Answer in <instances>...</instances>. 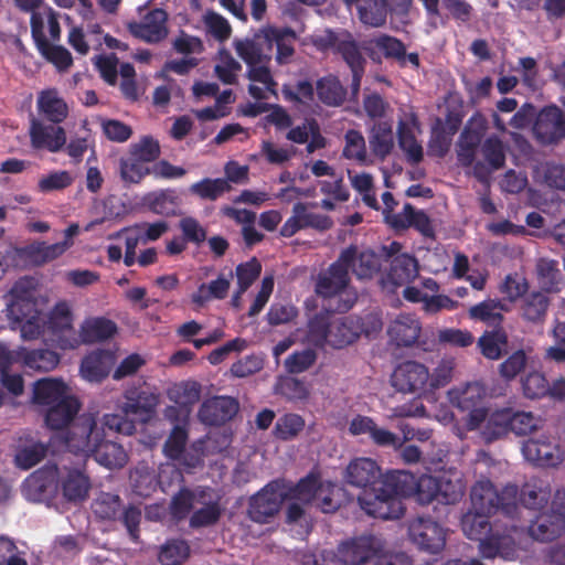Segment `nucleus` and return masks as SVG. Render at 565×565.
Segmentation results:
<instances>
[{
    "label": "nucleus",
    "mask_w": 565,
    "mask_h": 565,
    "mask_svg": "<svg viewBox=\"0 0 565 565\" xmlns=\"http://www.w3.org/2000/svg\"><path fill=\"white\" fill-rule=\"evenodd\" d=\"M535 138L543 145H552L565 138L564 111L556 105L545 106L536 115L533 125Z\"/></svg>",
    "instance_id": "nucleus-13"
},
{
    "label": "nucleus",
    "mask_w": 565,
    "mask_h": 565,
    "mask_svg": "<svg viewBox=\"0 0 565 565\" xmlns=\"http://www.w3.org/2000/svg\"><path fill=\"white\" fill-rule=\"evenodd\" d=\"M266 39L276 45V61L278 64L290 62L295 53L296 32L290 28H271L266 33Z\"/></svg>",
    "instance_id": "nucleus-36"
},
{
    "label": "nucleus",
    "mask_w": 565,
    "mask_h": 565,
    "mask_svg": "<svg viewBox=\"0 0 565 565\" xmlns=\"http://www.w3.org/2000/svg\"><path fill=\"white\" fill-rule=\"evenodd\" d=\"M522 454L529 462L541 468H556L565 458L561 446L546 436L525 440Z\"/></svg>",
    "instance_id": "nucleus-10"
},
{
    "label": "nucleus",
    "mask_w": 565,
    "mask_h": 565,
    "mask_svg": "<svg viewBox=\"0 0 565 565\" xmlns=\"http://www.w3.org/2000/svg\"><path fill=\"white\" fill-rule=\"evenodd\" d=\"M429 381L428 369L416 361H405L393 372L392 385L403 393H420Z\"/></svg>",
    "instance_id": "nucleus-14"
},
{
    "label": "nucleus",
    "mask_w": 565,
    "mask_h": 565,
    "mask_svg": "<svg viewBox=\"0 0 565 565\" xmlns=\"http://www.w3.org/2000/svg\"><path fill=\"white\" fill-rule=\"evenodd\" d=\"M49 445L28 435L20 437L15 446L14 462L24 470L38 465L47 454Z\"/></svg>",
    "instance_id": "nucleus-27"
},
{
    "label": "nucleus",
    "mask_w": 565,
    "mask_h": 565,
    "mask_svg": "<svg viewBox=\"0 0 565 565\" xmlns=\"http://www.w3.org/2000/svg\"><path fill=\"white\" fill-rule=\"evenodd\" d=\"M415 130L420 131V122L417 115L411 111L397 124V141L412 164H418L424 159V150L415 136Z\"/></svg>",
    "instance_id": "nucleus-17"
},
{
    "label": "nucleus",
    "mask_w": 565,
    "mask_h": 565,
    "mask_svg": "<svg viewBox=\"0 0 565 565\" xmlns=\"http://www.w3.org/2000/svg\"><path fill=\"white\" fill-rule=\"evenodd\" d=\"M418 275V263L408 254H401L390 262L387 280L395 287L412 282Z\"/></svg>",
    "instance_id": "nucleus-33"
},
{
    "label": "nucleus",
    "mask_w": 565,
    "mask_h": 565,
    "mask_svg": "<svg viewBox=\"0 0 565 565\" xmlns=\"http://www.w3.org/2000/svg\"><path fill=\"white\" fill-rule=\"evenodd\" d=\"M148 209L159 215L170 216L175 214L178 196L173 190L150 192L145 196Z\"/></svg>",
    "instance_id": "nucleus-50"
},
{
    "label": "nucleus",
    "mask_w": 565,
    "mask_h": 565,
    "mask_svg": "<svg viewBox=\"0 0 565 565\" xmlns=\"http://www.w3.org/2000/svg\"><path fill=\"white\" fill-rule=\"evenodd\" d=\"M31 146L34 149H45L50 152H58L66 145V131L62 126L45 125L33 118L29 129Z\"/></svg>",
    "instance_id": "nucleus-18"
},
{
    "label": "nucleus",
    "mask_w": 565,
    "mask_h": 565,
    "mask_svg": "<svg viewBox=\"0 0 565 565\" xmlns=\"http://www.w3.org/2000/svg\"><path fill=\"white\" fill-rule=\"evenodd\" d=\"M168 471L162 470L158 478L153 471L143 470L136 471L134 479V491L136 494L147 498L151 495L152 492L157 490V487L160 486L163 492H167L164 478Z\"/></svg>",
    "instance_id": "nucleus-52"
},
{
    "label": "nucleus",
    "mask_w": 565,
    "mask_h": 565,
    "mask_svg": "<svg viewBox=\"0 0 565 565\" xmlns=\"http://www.w3.org/2000/svg\"><path fill=\"white\" fill-rule=\"evenodd\" d=\"M332 311L324 309L313 315L308 321L307 338L318 348L329 344Z\"/></svg>",
    "instance_id": "nucleus-42"
},
{
    "label": "nucleus",
    "mask_w": 565,
    "mask_h": 565,
    "mask_svg": "<svg viewBox=\"0 0 565 565\" xmlns=\"http://www.w3.org/2000/svg\"><path fill=\"white\" fill-rule=\"evenodd\" d=\"M58 467L46 463L32 472L22 484V492L30 501L41 502L51 499L58 490Z\"/></svg>",
    "instance_id": "nucleus-11"
},
{
    "label": "nucleus",
    "mask_w": 565,
    "mask_h": 565,
    "mask_svg": "<svg viewBox=\"0 0 565 565\" xmlns=\"http://www.w3.org/2000/svg\"><path fill=\"white\" fill-rule=\"evenodd\" d=\"M230 287V279L221 275L209 284H201L196 291L192 294L191 300L196 307L202 308L212 299H225Z\"/></svg>",
    "instance_id": "nucleus-44"
},
{
    "label": "nucleus",
    "mask_w": 565,
    "mask_h": 565,
    "mask_svg": "<svg viewBox=\"0 0 565 565\" xmlns=\"http://www.w3.org/2000/svg\"><path fill=\"white\" fill-rule=\"evenodd\" d=\"M36 49L47 62L61 72L67 71L73 64L72 54L62 45H54L46 41Z\"/></svg>",
    "instance_id": "nucleus-60"
},
{
    "label": "nucleus",
    "mask_w": 565,
    "mask_h": 565,
    "mask_svg": "<svg viewBox=\"0 0 565 565\" xmlns=\"http://www.w3.org/2000/svg\"><path fill=\"white\" fill-rule=\"evenodd\" d=\"M190 554V546L183 540L167 542L160 550L159 562L162 565H180Z\"/></svg>",
    "instance_id": "nucleus-63"
},
{
    "label": "nucleus",
    "mask_w": 565,
    "mask_h": 565,
    "mask_svg": "<svg viewBox=\"0 0 565 565\" xmlns=\"http://www.w3.org/2000/svg\"><path fill=\"white\" fill-rule=\"evenodd\" d=\"M95 514L103 520H119L135 543L140 536L141 510L136 505L122 508L117 494L103 493L94 503Z\"/></svg>",
    "instance_id": "nucleus-6"
},
{
    "label": "nucleus",
    "mask_w": 565,
    "mask_h": 565,
    "mask_svg": "<svg viewBox=\"0 0 565 565\" xmlns=\"http://www.w3.org/2000/svg\"><path fill=\"white\" fill-rule=\"evenodd\" d=\"M491 513L476 511L472 508L461 518V529L465 535L470 540H480L491 533L489 518Z\"/></svg>",
    "instance_id": "nucleus-45"
},
{
    "label": "nucleus",
    "mask_w": 565,
    "mask_h": 565,
    "mask_svg": "<svg viewBox=\"0 0 565 565\" xmlns=\"http://www.w3.org/2000/svg\"><path fill=\"white\" fill-rule=\"evenodd\" d=\"M420 332L419 320L411 313L398 315L387 329V334L396 347H412Z\"/></svg>",
    "instance_id": "nucleus-23"
},
{
    "label": "nucleus",
    "mask_w": 565,
    "mask_h": 565,
    "mask_svg": "<svg viewBox=\"0 0 565 565\" xmlns=\"http://www.w3.org/2000/svg\"><path fill=\"white\" fill-rule=\"evenodd\" d=\"M465 494V486L462 480L451 479L447 476L438 477V499L437 502L443 504H456Z\"/></svg>",
    "instance_id": "nucleus-58"
},
{
    "label": "nucleus",
    "mask_w": 565,
    "mask_h": 565,
    "mask_svg": "<svg viewBox=\"0 0 565 565\" xmlns=\"http://www.w3.org/2000/svg\"><path fill=\"white\" fill-rule=\"evenodd\" d=\"M275 392L289 401H305L309 396V390L301 380L291 376H280L275 384Z\"/></svg>",
    "instance_id": "nucleus-57"
},
{
    "label": "nucleus",
    "mask_w": 565,
    "mask_h": 565,
    "mask_svg": "<svg viewBox=\"0 0 565 565\" xmlns=\"http://www.w3.org/2000/svg\"><path fill=\"white\" fill-rule=\"evenodd\" d=\"M78 411L79 403L75 397H64L47 406L45 424L50 429L60 431L73 422Z\"/></svg>",
    "instance_id": "nucleus-26"
},
{
    "label": "nucleus",
    "mask_w": 565,
    "mask_h": 565,
    "mask_svg": "<svg viewBox=\"0 0 565 565\" xmlns=\"http://www.w3.org/2000/svg\"><path fill=\"white\" fill-rule=\"evenodd\" d=\"M117 333V324L105 317L86 318L79 328L81 343H95L108 340Z\"/></svg>",
    "instance_id": "nucleus-30"
},
{
    "label": "nucleus",
    "mask_w": 565,
    "mask_h": 565,
    "mask_svg": "<svg viewBox=\"0 0 565 565\" xmlns=\"http://www.w3.org/2000/svg\"><path fill=\"white\" fill-rule=\"evenodd\" d=\"M335 53L342 56L351 71L365 70L366 61L351 33L343 32V41H341Z\"/></svg>",
    "instance_id": "nucleus-53"
},
{
    "label": "nucleus",
    "mask_w": 565,
    "mask_h": 565,
    "mask_svg": "<svg viewBox=\"0 0 565 565\" xmlns=\"http://www.w3.org/2000/svg\"><path fill=\"white\" fill-rule=\"evenodd\" d=\"M349 247L354 248V259L350 264V269L358 279L373 278L382 267V257L371 249L359 250L354 245Z\"/></svg>",
    "instance_id": "nucleus-37"
},
{
    "label": "nucleus",
    "mask_w": 565,
    "mask_h": 565,
    "mask_svg": "<svg viewBox=\"0 0 565 565\" xmlns=\"http://www.w3.org/2000/svg\"><path fill=\"white\" fill-rule=\"evenodd\" d=\"M396 470L382 473L381 467L371 458L360 457L350 461L344 480L348 484L361 488L358 503L370 516L382 520H396L403 516L405 507L394 497V489L388 480Z\"/></svg>",
    "instance_id": "nucleus-1"
},
{
    "label": "nucleus",
    "mask_w": 565,
    "mask_h": 565,
    "mask_svg": "<svg viewBox=\"0 0 565 565\" xmlns=\"http://www.w3.org/2000/svg\"><path fill=\"white\" fill-rule=\"evenodd\" d=\"M19 355L28 369L39 372H50L60 362V355L49 349L23 350Z\"/></svg>",
    "instance_id": "nucleus-46"
},
{
    "label": "nucleus",
    "mask_w": 565,
    "mask_h": 565,
    "mask_svg": "<svg viewBox=\"0 0 565 565\" xmlns=\"http://www.w3.org/2000/svg\"><path fill=\"white\" fill-rule=\"evenodd\" d=\"M202 386L196 381H184L174 384L169 391V398L186 414L191 412L201 397Z\"/></svg>",
    "instance_id": "nucleus-41"
},
{
    "label": "nucleus",
    "mask_w": 565,
    "mask_h": 565,
    "mask_svg": "<svg viewBox=\"0 0 565 565\" xmlns=\"http://www.w3.org/2000/svg\"><path fill=\"white\" fill-rule=\"evenodd\" d=\"M411 541L422 551L438 554L446 545L444 527L430 516H418L408 525Z\"/></svg>",
    "instance_id": "nucleus-8"
},
{
    "label": "nucleus",
    "mask_w": 565,
    "mask_h": 565,
    "mask_svg": "<svg viewBox=\"0 0 565 565\" xmlns=\"http://www.w3.org/2000/svg\"><path fill=\"white\" fill-rule=\"evenodd\" d=\"M205 486H198L190 489L182 486L177 493L171 498L169 510L170 514L175 520H184L193 512L194 507L198 505L199 494H202Z\"/></svg>",
    "instance_id": "nucleus-34"
},
{
    "label": "nucleus",
    "mask_w": 565,
    "mask_h": 565,
    "mask_svg": "<svg viewBox=\"0 0 565 565\" xmlns=\"http://www.w3.org/2000/svg\"><path fill=\"white\" fill-rule=\"evenodd\" d=\"M308 205V203L297 202L292 206V215L280 227L279 233L282 237H291L305 228L324 232L333 226V221L329 215L310 212Z\"/></svg>",
    "instance_id": "nucleus-12"
},
{
    "label": "nucleus",
    "mask_w": 565,
    "mask_h": 565,
    "mask_svg": "<svg viewBox=\"0 0 565 565\" xmlns=\"http://www.w3.org/2000/svg\"><path fill=\"white\" fill-rule=\"evenodd\" d=\"M36 107L39 114L49 122L60 126L68 116V106L55 89L39 94Z\"/></svg>",
    "instance_id": "nucleus-28"
},
{
    "label": "nucleus",
    "mask_w": 565,
    "mask_h": 565,
    "mask_svg": "<svg viewBox=\"0 0 565 565\" xmlns=\"http://www.w3.org/2000/svg\"><path fill=\"white\" fill-rule=\"evenodd\" d=\"M394 489V497L402 498L415 497L420 504H429L438 499V477L430 475H415L396 470V475L388 479Z\"/></svg>",
    "instance_id": "nucleus-5"
},
{
    "label": "nucleus",
    "mask_w": 565,
    "mask_h": 565,
    "mask_svg": "<svg viewBox=\"0 0 565 565\" xmlns=\"http://www.w3.org/2000/svg\"><path fill=\"white\" fill-rule=\"evenodd\" d=\"M45 326L62 350L75 349L79 345L73 327V313L67 302L61 301L53 307Z\"/></svg>",
    "instance_id": "nucleus-9"
},
{
    "label": "nucleus",
    "mask_w": 565,
    "mask_h": 565,
    "mask_svg": "<svg viewBox=\"0 0 565 565\" xmlns=\"http://www.w3.org/2000/svg\"><path fill=\"white\" fill-rule=\"evenodd\" d=\"M84 457H93L106 468H121L127 463L128 456L121 445L106 439L103 427L93 414H83L71 424L63 435L51 437L50 445Z\"/></svg>",
    "instance_id": "nucleus-2"
},
{
    "label": "nucleus",
    "mask_w": 565,
    "mask_h": 565,
    "mask_svg": "<svg viewBox=\"0 0 565 565\" xmlns=\"http://www.w3.org/2000/svg\"><path fill=\"white\" fill-rule=\"evenodd\" d=\"M405 44L397 38L388 34H380L369 40V50L380 51L385 58L397 62L404 54Z\"/></svg>",
    "instance_id": "nucleus-56"
},
{
    "label": "nucleus",
    "mask_w": 565,
    "mask_h": 565,
    "mask_svg": "<svg viewBox=\"0 0 565 565\" xmlns=\"http://www.w3.org/2000/svg\"><path fill=\"white\" fill-rule=\"evenodd\" d=\"M282 495L277 492L273 483L267 484L249 501L248 515L257 523H267L275 516L281 504Z\"/></svg>",
    "instance_id": "nucleus-22"
},
{
    "label": "nucleus",
    "mask_w": 565,
    "mask_h": 565,
    "mask_svg": "<svg viewBox=\"0 0 565 565\" xmlns=\"http://www.w3.org/2000/svg\"><path fill=\"white\" fill-rule=\"evenodd\" d=\"M66 391L67 386L62 380L42 379L33 385L32 401L38 405L50 406L64 397H68Z\"/></svg>",
    "instance_id": "nucleus-35"
},
{
    "label": "nucleus",
    "mask_w": 565,
    "mask_h": 565,
    "mask_svg": "<svg viewBox=\"0 0 565 565\" xmlns=\"http://www.w3.org/2000/svg\"><path fill=\"white\" fill-rule=\"evenodd\" d=\"M125 402L120 409L125 414L150 416L158 404L156 394L141 390L140 387H129L124 393Z\"/></svg>",
    "instance_id": "nucleus-29"
},
{
    "label": "nucleus",
    "mask_w": 565,
    "mask_h": 565,
    "mask_svg": "<svg viewBox=\"0 0 565 565\" xmlns=\"http://www.w3.org/2000/svg\"><path fill=\"white\" fill-rule=\"evenodd\" d=\"M360 20L371 26H381L386 22L387 8L385 0H365L359 7Z\"/></svg>",
    "instance_id": "nucleus-59"
},
{
    "label": "nucleus",
    "mask_w": 565,
    "mask_h": 565,
    "mask_svg": "<svg viewBox=\"0 0 565 565\" xmlns=\"http://www.w3.org/2000/svg\"><path fill=\"white\" fill-rule=\"evenodd\" d=\"M238 412V403L230 396L209 398L200 406L199 419L209 426H221L231 420Z\"/></svg>",
    "instance_id": "nucleus-19"
},
{
    "label": "nucleus",
    "mask_w": 565,
    "mask_h": 565,
    "mask_svg": "<svg viewBox=\"0 0 565 565\" xmlns=\"http://www.w3.org/2000/svg\"><path fill=\"white\" fill-rule=\"evenodd\" d=\"M114 364V354L108 350H96L87 354L81 363V373L89 382H102Z\"/></svg>",
    "instance_id": "nucleus-25"
},
{
    "label": "nucleus",
    "mask_w": 565,
    "mask_h": 565,
    "mask_svg": "<svg viewBox=\"0 0 565 565\" xmlns=\"http://www.w3.org/2000/svg\"><path fill=\"white\" fill-rule=\"evenodd\" d=\"M319 100L329 107H339L347 100L348 90L338 76L328 74L316 82Z\"/></svg>",
    "instance_id": "nucleus-32"
},
{
    "label": "nucleus",
    "mask_w": 565,
    "mask_h": 565,
    "mask_svg": "<svg viewBox=\"0 0 565 565\" xmlns=\"http://www.w3.org/2000/svg\"><path fill=\"white\" fill-rule=\"evenodd\" d=\"M518 494L519 488L515 484H507L498 491L491 480L481 478L470 489L471 508L491 514L501 511L513 516L518 510Z\"/></svg>",
    "instance_id": "nucleus-3"
},
{
    "label": "nucleus",
    "mask_w": 565,
    "mask_h": 565,
    "mask_svg": "<svg viewBox=\"0 0 565 565\" xmlns=\"http://www.w3.org/2000/svg\"><path fill=\"white\" fill-rule=\"evenodd\" d=\"M523 395L530 399H539L547 396L548 382L545 375L537 371H531L521 379Z\"/></svg>",
    "instance_id": "nucleus-62"
},
{
    "label": "nucleus",
    "mask_w": 565,
    "mask_h": 565,
    "mask_svg": "<svg viewBox=\"0 0 565 565\" xmlns=\"http://www.w3.org/2000/svg\"><path fill=\"white\" fill-rule=\"evenodd\" d=\"M477 347L488 360H499L507 352L508 334L502 328H495L478 339Z\"/></svg>",
    "instance_id": "nucleus-40"
},
{
    "label": "nucleus",
    "mask_w": 565,
    "mask_h": 565,
    "mask_svg": "<svg viewBox=\"0 0 565 565\" xmlns=\"http://www.w3.org/2000/svg\"><path fill=\"white\" fill-rule=\"evenodd\" d=\"M221 499V495L213 488L205 486L202 494H199L198 505L200 508L190 515V527L202 529L215 525L224 511Z\"/></svg>",
    "instance_id": "nucleus-15"
},
{
    "label": "nucleus",
    "mask_w": 565,
    "mask_h": 565,
    "mask_svg": "<svg viewBox=\"0 0 565 565\" xmlns=\"http://www.w3.org/2000/svg\"><path fill=\"white\" fill-rule=\"evenodd\" d=\"M168 13L163 9H152L141 22L128 23L129 32L147 43H159L168 35Z\"/></svg>",
    "instance_id": "nucleus-16"
},
{
    "label": "nucleus",
    "mask_w": 565,
    "mask_h": 565,
    "mask_svg": "<svg viewBox=\"0 0 565 565\" xmlns=\"http://www.w3.org/2000/svg\"><path fill=\"white\" fill-rule=\"evenodd\" d=\"M499 309H501V303L499 300H484L469 309V317L473 320H479L498 327L503 321V316Z\"/></svg>",
    "instance_id": "nucleus-54"
},
{
    "label": "nucleus",
    "mask_w": 565,
    "mask_h": 565,
    "mask_svg": "<svg viewBox=\"0 0 565 565\" xmlns=\"http://www.w3.org/2000/svg\"><path fill=\"white\" fill-rule=\"evenodd\" d=\"M510 408H502L491 413L482 430V437L487 443L498 440L509 433L510 428Z\"/></svg>",
    "instance_id": "nucleus-49"
},
{
    "label": "nucleus",
    "mask_w": 565,
    "mask_h": 565,
    "mask_svg": "<svg viewBox=\"0 0 565 565\" xmlns=\"http://www.w3.org/2000/svg\"><path fill=\"white\" fill-rule=\"evenodd\" d=\"M548 306L550 299L544 292H526L521 298L520 313L526 321L541 322L545 319Z\"/></svg>",
    "instance_id": "nucleus-43"
},
{
    "label": "nucleus",
    "mask_w": 565,
    "mask_h": 565,
    "mask_svg": "<svg viewBox=\"0 0 565 565\" xmlns=\"http://www.w3.org/2000/svg\"><path fill=\"white\" fill-rule=\"evenodd\" d=\"M231 190L232 185L223 178H204L201 181L191 184L189 188L192 195L207 201H216Z\"/></svg>",
    "instance_id": "nucleus-48"
},
{
    "label": "nucleus",
    "mask_w": 565,
    "mask_h": 565,
    "mask_svg": "<svg viewBox=\"0 0 565 565\" xmlns=\"http://www.w3.org/2000/svg\"><path fill=\"white\" fill-rule=\"evenodd\" d=\"M361 333L359 322L352 317L337 318L332 316L329 345L342 349L353 343Z\"/></svg>",
    "instance_id": "nucleus-31"
},
{
    "label": "nucleus",
    "mask_w": 565,
    "mask_h": 565,
    "mask_svg": "<svg viewBox=\"0 0 565 565\" xmlns=\"http://www.w3.org/2000/svg\"><path fill=\"white\" fill-rule=\"evenodd\" d=\"M565 532L563 518L552 513L550 510L536 515L529 525V534L536 541L551 542Z\"/></svg>",
    "instance_id": "nucleus-24"
},
{
    "label": "nucleus",
    "mask_w": 565,
    "mask_h": 565,
    "mask_svg": "<svg viewBox=\"0 0 565 565\" xmlns=\"http://www.w3.org/2000/svg\"><path fill=\"white\" fill-rule=\"evenodd\" d=\"M57 484L63 498L72 503L86 500L90 490L89 477L77 468L58 469Z\"/></svg>",
    "instance_id": "nucleus-20"
},
{
    "label": "nucleus",
    "mask_w": 565,
    "mask_h": 565,
    "mask_svg": "<svg viewBox=\"0 0 565 565\" xmlns=\"http://www.w3.org/2000/svg\"><path fill=\"white\" fill-rule=\"evenodd\" d=\"M354 248H344L338 259L327 270L319 274L315 291L318 296L328 299L343 292L350 284V264L354 259Z\"/></svg>",
    "instance_id": "nucleus-7"
},
{
    "label": "nucleus",
    "mask_w": 565,
    "mask_h": 565,
    "mask_svg": "<svg viewBox=\"0 0 565 565\" xmlns=\"http://www.w3.org/2000/svg\"><path fill=\"white\" fill-rule=\"evenodd\" d=\"M72 242L64 239L55 244L45 242L34 243L24 248V255L35 265L40 266L52 262L63 255L71 246Z\"/></svg>",
    "instance_id": "nucleus-38"
},
{
    "label": "nucleus",
    "mask_w": 565,
    "mask_h": 565,
    "mask_svg": "<svg viewBox=\"0 0 565 565\" xmlns=\"http://www.w3.org/2000/svg\"><path fill=\"white\" fill-rule=\"evenodd\" d=\"M384 550L383 541L374 534H361L341 541L333 552L334 565H366Z\"/></svg>",
    "instance_id": "nucleus-4"
},
{
    "label": "nucleus",
    "mask_w": 565,
    "mask_h": 565,
    "mask_svg": "<svg viewBox=\"0 0 565 565\" xmlns=\"http://www.w3.org/2000/svg\"><path fill=\"white\" fill-rule=\"evenodd\" d=\"M481 153L489 167H491V170H500L504 167V145L498 136H490L483 141L481 145Z\"/></svg>",
    "instance_id": "nucleus-61"
},
{
    "label": "nucleus",
    "mask_w": 565,
    "mask_h": 565,
    "mask_svg": "<svg viewBox=\"0 0 565 565\" xmlns=\"http://www.w3.org/2000/svg\"><path fill=\"white\" fill-rule=\"evenodd\" d=\"M550 495L551 489L548 484L540 479L526 481L520 491V499L523 505L534 510L547 503Z\"/></svg>",
    "instance_id": "nucleus-47"
},
{
    "label": "nucleus",
    "mask_w": 565,
    "mask_h": 565,
    "mask_svg": "<svg viewBox=\"0 0 565 565\" xmlns=\"http://www.w3.org/2000/svg\"><path fill=\"white\" fill-rule=\"evenodd\" d=\"M386 222L395 230L413 227L425 237H435V228L430 217L423 210H415L411 203H405L401 213L387 215Z\"/></svg>",
    "instance_id": "nucleus-21"
},
{
    "label": "nucleus",
    "mask_w": 565,
    "mask_h": 565,
    "mask_svg": "<svg viewBox=\"0 0 565 565\" xmlns=\"http://www.w3.org/2000/svg\"><path fill=\"white\" fill-rule=\"evenodd\" d=\"M510 430L518 436H525L541 427V418L532 412L514 411L510 408Z\"/></svg>",
    "instance_id": "nucleus-55"
},
{
    "label": "nucleus",
    "mask_w": 565,
    "mask_h": 565,
    "mask_svg": "<svg viewBox=\"0 0 565 565\" xmlns=\"http://www.w3.org/2000/svg\"><path fill=\"white\" fill-rule=\"evenodd\" d=\"M369 145L372 154L380 161H384L394 148L392 126L387 122L374 125L369 136Z\"/></svg>",
    "instance_id": "nucleus-39"
},
{
    "label": "nucleus",
    "mask_w": 565,
    "mask_h": 565,
    "mask_svg": "<svg viewBox=\"0 0 565 565\" xmlns=\"http://www.w3.org/2000/svg\"><path fill=\"white\" fill-rule=\"evenodd\" d=\"M344 141L342 156L345 159L354 160L361 166L372 163V160L367 159L365 139L359 130L349 129L344 135Z\"/></svg>",
    "instance_id": "nucleus-51"
},
{
    "label": "nucleus",
    "mask_w": 565,
    "mask_h": 565,
    "mask_svg": "<svg viewBox=\"0 0 565 565\" xmlns=\"http://www.w3.org/2000/svg\"><path fill=\"white\" fill-rule=\"evenodd\" d=\"M151 174V168L129 153L120 159V177L125 182L139 183L146 175Z\"/></svg>",
    "instance_id": "nucleus-64"
}]
</instances>
